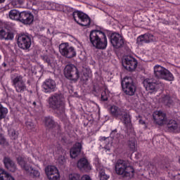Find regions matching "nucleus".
I'll return each mask as SVG.
<instances>
[{
  "label": "nucleus",
  "mask_w": 180,
  "mask_h": 180,
  "mask_svg": "<svg viewBox=\"0 0 180 180\" xmlns=\"http://www.w3.org/2000/svg\"><path fill=\"white\" fill-rule=\"evenodd\" d=\"M90 41L94 47L103 50L108 46V38L105 32L95 30L90 32Z\"/></svg>",
  "instance_id": "obj_1"
},
{
  "label": "nucleus",
  "mask_w": 180,
  "mask_h": 180,
  "mask_svg": "<svg viewBox=\"0 0 180 180\" xmlns=\"http://www.w3.org/2000/svg\"><path fill=\"white\" fill-rule=\"evenodd\" d=\"M49 105L58 115H63L65 110V101L61 94H55L49 97Z\"/></svg>",
  "instance_id": "obj_2"
},
{
  "label": "nucleus",
  "mask_w": 180,
  "mask_h": 180,
  "mask_svg": "<svg viewBox=\"0 0 180 180\" xmlns=\"http://www.w3.org/2000/svg\"><path fill=\"white\" fill-rule=\"evenodd\" d=\"M108 110L114 117L120 119L124 124H130L131 120L124 108H120L115 105H110Z\"/></svg>",
  "instance_id": "obj_3"
},
{
  "label": "nucleus",
  "mask_w": 180,
  "mask_h": 180,
  "mask_svg": "<svg viewBox=\"0 0 180 180\" xmlns=\"http://www.w3.org/2000/svg\"><path fill=\"white\" fill-rule=\"evenodd\" d=\"M115 172L117 175L131 178L134 174V169L129 166L126 161L118 160L115 163Z\"/></svg>",
  "instance_id": "obj_4"
},
{
  "label": "nucleus",
  "mask_w": 180,
  "mask_h": 180,
  "mask_svg": "<svg viewBox=\"0 0 180 180\" xmlns=\"http://www.w3.org/2000/svg\"><path fill=\"white\" fill-rule=\"evenodd\" d=\"M17 161L21 168L25 169V171H26L27 174H30L31 176H34V178H39V176H40V172L33 169V167L32 166L33 162H32V160L23 157H18Z\"/></svg>",
  "instance_id": "obj_5"
},
{
  "label": "nucleus",
  "mask_w": 180,
  "mask_h": 180,
  "mask_svg": "<svg viewBox=\"0 0 180 180\" xmlns=\"http://www.w3.org/2000/svg\"><path fill=\"white\" fill-rule=\"evenodd\" d=\"M154 75L158 79H165V81L172 82L174 79V75L167 68L156 65L153 67Z\"/></svg>",
  "instance_id": "obj_6"
},
{
  "label": "nucleus",
  "mask_w": 180,
  "mask_h": 180,
  "mask_svg": "<svg viewBox=\"0 0 180 180\" xmlns=\"http://www.w3.org/2000/svg\"><path fill=\"white\" fill-rule=\"evenodd\" d=\"M73 19L80 26H89L91 25V18H89L88 15L82 13V11H75L73 13Z\"/></svg>",
  "instance_id": "obj_7"
},
{
  "label": "nucleus",
  "mask_w": 180,
  "mask_h": 180,
  "mask_svg": "<svg viewBox=\"0 0 180 180\" xmlns=\"http://www.w3.org/2000/svg\"><path fill=\"white\" fill-rule=\"evenodd\" d=\"M122 89L126 95L133 96L136 92V86L133 83L131 77H125L122 82Z\"/></svg>",
  "instance_id": "obj_8"
},
{
  "label": "nucleus",
  "mask_w": 180,
  "mask_h": 180,
  "mask_svg": "<svg viewBox=\"0 0 180 180\" xmlns=\"http://www.w3.org/2000/svg\"><path fill=\"white\" fill-rule=\"evenodd\" d=\"M59 51L63 57L72 58L77 56V51L74 47L70 46L68 43H63L59 45Z\"/></svg>",
  "instance_id": "obj_9"
},
{
  "label": "nucleus",
  "mask_w": 180,
  "mask_h": 180,
  "mask_svg": "<svg viewBox=\"0 0 180 180\" xmlns=\"http://www.w3.org/2000/svg\"><path fill=\"white\" fill-rule=\"evenodd\" d=\"M64 74L66 78L72 79V81H77L79 78V72L78 68L72 64H70L65 66L64 69Z\"/></svg>",
  "instance_id": "obj_10"
},
{
  "label": "nucleus",
  "mask_w": 180,
  "mask_h": 180,
  "mask_svg": "<svg viewBox=\"0 0 180 180\" xmlns=\"http://www.w3.org/2000/svg\"><path fill=\"white\" fill-rule=\"evenodd\" d=\"M137 60L131 56H125L122 58V67L127 71H134L137 68Z\"/></svg>",
  "instance_id": "obj_11"
},
{
  "label": "nucleus",
  "mask_w": 180,
  "mask_h": 180,
  "mask_svg": "<svg viewBox=\"0 0 180 180\" xmlns=\"http://www.w3.org/2000/svg\"><path fill=\"white\" fill-rule=\"evenodd\" d=\"M45 174L49 180H59L60 172L58 169L53 165H48L45 167Z\"/></svg>",
  "instance_id": "obj_12"
},
{
  "label": "nucleus",
  "mask_w": 180,
  "mask_h": 180,
  "mask_svg": "<svg viewBox=\"0 0 180 180\" xmlns=\"http://www.w3.org/2000/svg\"><path fill=\"white\" fill-rule=\"evenodd\" d=\"M153 116L154 121L159 126H164L168 123L169 120L167 118V115L162 111H155Z\"/></svg>",
  "instance_id": "obj_13"
},
{
  "label": "nucleus",
  "mask_w": 180,
  "mask_h": 180,
  "mask_svg": "<svg viewBox=\"0 0 180 180\" xmlns=\"http://www.w3.org/2000/svg\"><path fill=\"white\" fill-rule=\"evenodd\" d=\"M18 46L20 49H22V50H27V49H30V46H32V40L30 37L27 35H20L18 39Z\"/></svg>",
  "instance_id": "obj_14"
},
{
  "label": "nucleus",
  "mask_w": 180,
  "mask_h": 180,
  "mask_svg": "<svg viewBox=\"0 0 180 180\" xmlns=\"http://www.w3.org/2000/svg\"><path fill=\"white\" fill-rule=\"evenodd\" d=\"M110 42L112 46L115 49H119L124 44L123 37L119 33H113L110 37Z\"/></svg>",
  "instance_id": "obj_15"
},
{
  "label": "nucleus",
  "mask_w": 180,
  "mask_h": 180,
  "mask_svg": "<svg viewBox=\"0 0 180 180\" xmlns=\"http://www.w3.org/2000/svg\"><path fill=\"white\" fill-rule=\"evenodd\" d=\"M157 38L151 34H145L138 37L136 39V44L138 46H143L146 43H151V41H155Z\"/></svg>",
  "instance_id": "obj_16"
},
{
  "label": "nucleus",
  "mask_w": 180,
  "mask_h": 180,
  "mask_svg": "<svg viewBox=\"0 0 180 180\" xmlns=\"http://www.w3.org/2000/svg\"><path fill=\"white\" fill-rule=\"evenodd\" d=\"M42 88L46 94H49L50 92H54L57 88V85L56 84V82L54 80L49 79H46L43 83Z\"/></svg>",
  "instance_id": "obj_17"
},
{
  "label": "nucleus",
  "mask_w": 180,
  "mask_h": 180,
  "mask_svg": "<svg viewBox=\"0 0 180 180\" xmlns=\"http://www.w3.org/2000/svg\"><path fill=\"white\" fill-rule=\"evenodd\" d=\"M13 84L17 92H23L26 89L23 77L20 75L13 79Z\"/></svg>",
  "instance_id": "obj_18"
},
{
  "label": "nucleus",
  "mask_w": 180,
  "mask_h": 180,
  "mask_svg": "<svg viewBox=\"0 0 180 180\" xmlns=\"http://www.w3.org/2000/svg\"><path fill=\"white\" fill-rule=\"evenodd\" d=\"M34 20V16L30 12L23 11L21 12V19L20 22L24 25H32Z\"/></svg>",
  "instance_id": "obj_19"
},
{
  "label": "nucleus",
  "mask_w": 180,
  "mask_h": 180,
  "mask_svg": "<svg viewBox=\"0 0 180 180\" xmlns=\"http://www.w3.org/2000/svg\"><path fill=\"white\" fill-rule=\"evenodd\" d=\"M166 124L170 133H180V124L174 120H169Z\"/></svg>",
  "instance_id": "obj_20"
},
{
  "label": "nucleus",
  "mask_w": 180,
  "mask_h": 180,
  "mask_svg": "<svg viewBox=\"0 0 180 180\" xmlns=\"http://www.w3.org/2000/svg\"><path fill=\"white\" fill-rule=\"evenodd\" d=\"M143 86L146 91H151L155 92L157 91V83L154 82L153 79H146L143 80Z\"/></svg>",
  "instance_id": "obj_21"
},
{
  "label": "nucleus",
  "mask_w": 180,
  "mask_h": 180,
  "mask_svg": "<svg viewBox=\"0 0 180 180\" xmlns=\"http://www.w3.org/2000/svg\"><path fill=\"white\" fill-rule=\"evenodd\" d=\"M77 167L79 169H83L84 171H91V169H92V167L89 164V162L84 158L78 161Z\"/></svg>",
  "instance_id": "obj_22"
},
{
  "label": "nucleus",
  "mask_w": 180,
  "mask_h": 180,
  "mask_svg": "<svg viewBox=\"0 0 180 180\" xmlns=\"http://www.w3.org/2000/svg\"><path fill=\"white\" fill-rule=\"evenodd\" d=\"M95 164L97 171L99 172L98 176L100 180H108L109 176L105 173V169H103V167L99 165V159H96Z\"/></svg>",
  "instance_id": "obj_23"
},
{
  "label": "nucleus",
  "mask_w": 180,
  "mask_h": 180,
  "mask_svg": "<svg viewBox=\"0 0 180 180\" xmlns=\"http://www.w3.org/2000/svg\"><path fill=\"white\" fill-rule=\"evenodd\" d=\"M82 148V144L81 143H76L74 146L70 149V157L71 158H77L81 153Z\"/></svg>",
  "instance_id": "obj_24"
},
{
  "label": "nucleus",
  "mask_w": 180,
  "mask_h": 180,
  "mask_svg": "<svg viewBox=\"0 0 180 180\" xmlns=\"http://www.w3.org/2000/svg\"><path fill=\"white\" fill-rule=\"evenodd\" d=\"M4 164L7 169L11 172H15L16 171V165L8 157H5L4 159Z\"/></svg>",
  "instance_id": "obj_25"
},
{
  "label": "nucleus",
  "mask_w": 180,
  "mask_h": 180,
  "mask_svg": "<svg viewBox=\"0 0 180 180\" xmlns=\"http://www.w3.org/2000/svg\"><path fill=\"white\" fill-rule=\"evenodd\" d=\"M157 99L160 103H163L167 106H169V105H172V102H174V98H171L169 95L160 94V98Z\"/></svg>",
  "instance_id": "obj_26"
},
{
  "label": "nucleus",
  "mask_w": 180,
  "mask_h": 180,
  "mask_svg": "<svg viewBox=\"0 0 180 180\" xmlns=\"http://www.w3.org/2000/svg\"><path fill=\"white\" fill-rule=\"evenodd\" d=\"M9 18L12 20H20L22 18V13L18 11L17 10H11L9 12Z\"/></svg>",
  "instance_id": "obj_27"
},
{
  "label": "nucleus",
  "mask_w": 180,
  "mask_h": 180,
  "mask_svg": "<svg viewBox=\"0 0 180 180\" xmlns=\"http://www.w3.org/2000/svg\"><path fill=\"white\" fill-rule=\"evenodd\" d=\"M43 60L45 63H47L48 65H50L52 68H56L57 66V62L53 58L48 56H44Z\"/></svg>",
  "instance_id": "obj_28"
},
{
  "label": "nucleus",
  "mask_w": 180,
  "mask_h": 180,
  "mask_svg": "<svg viewBox=\"0 0 180 180\" xmlns=\"http://www.w3.org/2000/svg\"><path fill=\"white\" fill-rule=\"evenodd\" d=\"M0 180H15V178L4 171V169H0Z\"/></svg>",
  "instance_id": "obj_29"
},
{
  "label": "nucleus",
  "mask_w": 180,
  "mask_h": 180,
  "mask_svg": "<svg viewBox=\"0 0 180 180\" xmlns=\"http://www.w3.org/2000/svg\"><path fill=\"white\" fill-rule=\"evenodd\" d=\"M134 110H136V112H140L141 110H144V109H146V105H144V104H141V102H135L134 103Z\"/></svg>",
  "instance_id": "obj_30"
},
{
  "label": "nucleus",
  "mask_w": 180,
  "mask_h": 180,
  "mask_svg": "<svg viewBox=\"0 0 180 180\" xmlns=\"http://www.w3.org/2000/svg\"><path fill=\"white\" fill-rule=\"evenodd\" d=\"M56 159L57 160V162H58V164H60V165H64V164H65V153H62L61 155H56Z\"/></svg>",
  "instance_id": "obj_31"
},
{
  "label": "nucleus",
  "mask_w": 180,
  "mask_h": 180,
  "mask_svg": "<svg viewBox=\"0 0 180 180\" xmlns=\"http://www.w3.org/2000/svg\"><path fill=\"white\" fill-rule=\"evenodd\" d=\"M44 123L48 127H53L54 126V120L50 117L44 118Z\"/></svg>",
  "instance_id": "obj_32"
},
{
  "label": "nucleus",
  "mask_w": 180,
  "mask_h": 180,
  "mask_svg": "<svg viewBox=\"0 0 180 180\" xmlns=\"http://www.w3.org/2000/svg\"><path fill=\"white\" fill-rule=\"evenodd\" d=\"M68 180H81V175L78 173H70L68 175Z\"/></svg>",
  "instance_id": "obj_33"
},
{
  "label": "nucleus",
  "mask_w": 180,
  "mask_h": 180,
  "mask_svg": "<svg viewBox=\"0 0 180 180\" xmlns=\"http://www.w3.org/2000/svg\"><path fill=\"white\" fill-rule=\"evenodd\" d=\"M129 146L131 151H136V150H137V141L134 139L129 141Z\"/></svg>",
  "instance_id": "obj_34"
},
{
  "label": "nucleus",
  "mask_w": 180,
  "mask_h": 180,
  "mask_svg": "<svg viewBox=\"0 0 180 180\" xmlns=\"http://www.w3.org/2000/svg\"><path fill=\"white\" fill-rule=\"evenodd\" d=\"M26 127L28 130H30L31 131H34V129L36 126L32 121H27L25 122Z\"/></svg>",
  "instance_id": "obj_35"
},
{
  "label": "nucleus",
  "mask_w": 180,
  "mask_h": 180,
  "mask_svg": "<svg viewBox=\"0 0 180 180\" xmlns=\"http://www.w3.org/2000/svg\"><path fill=\"white\" fill-rule=\"evenodd\" d=\"M101 99L102 101H108L109 99V90L105 89L104 91L101 93Z\"/></svg>",
  "instance_id": "obj_36"
},
{
  "label": "nucleus",
  "mask_w": 180,
  "mask_h": 180,
  "mask_svg": "<svg viewBox=\"0 0 180 180\" xmlns=\"http://www.w3.org/2000/svg\"><path fill=\"white\" fill-rule=\"evenodd\" d=\"M22 4H23V1L22 0H13L12 1V5H13V6H15V8H19L20 5H22Z\"/></svg>",
  "instance_id": "obj_37"
},
{
  "label": "nucleus",
  "mask_w": 180,
  "mask_h": 180,
  "mask_svg": "<svg viewBox=\"0 0 180 180\" xmlns=\"http://www.w3.org/2000/svg\"><path fill=\"white\" fill-rule=\"evenodd\" d=\"M8 134L13 140H15V139H16V137H18V135L16 134V132L15 131L14 129L8 130Z\"/></svg>",
  "instance_id": "obj_38"
},
{
  "label": "nucleus",
  "mask_w": 180,
  "mask_h": 180,
  "mask_svg": "<svg viewBox=\"0 0 180 180\" xmlns=\"http://www.w3.org/2000/svg\"><path fill=\"white\" fill-rule=\"evenodd\" d=\"M0 144L1 146H7L8 142H6V140H5V138L4 137V135L0 134Z\"/></svg>",
  "instance_id": "obj_39"
},
{
  "label": "nucleus",
  "mask_w": 180,
  "mask_h": 180,
  "mask_svg": "<svg viewBox=\"0 0 180 180\" xmlns=\"http://www.w3.org/2000/svg\"><path fill=\"white\" fill-rule=\"evenodd\" d=\"M7 34L8 32H6V31H5L4 28H0V36L1 39H5V37H6Z\"/></svg>",
  "instance_id": "obj_40"
},
{
  "label": "nucleus",
  "mask_w": 180,
  "mask_h": 180,
  "mask_svg": "<svg viewBox=\"0 0 180 180\" xmlns=\"http://www.w3.org/2000/svg\"><path fill=\"white\" fill-rule=\"evenodd\" d=\"M2 114H0V120L1 119H4L6 117V115H8V109H4L1 111Z\"/></svg>",
  "instance_id": "obj_41"
},
{
  "label": "nucleus",
  "mask_w": 180,
  "mask_h": 180,
  "mask_svg": "<svg viewBox=\"0 0 180 180\" xmlns=\"http://www.w3.org/2000/svg\"><path fill=\"white\" fill-rule=\"evenodd\" d=\"M73 41H74L75 44H77V46L79 49H82V44L79 41H78V39L77 38H74Z\"/></svg>",
  "instance_id": "obj_42"
},
{
  "label": "nucleus",
  "mask_w": 180,
  "mask_h": 180,
  "mask_svg": "<svg viewBox=\"0 0 180 180\" xmlns=\"http://www.w3.org/2000/svg\"><path fill=\"white\" fill-rule=\"evenodd\" d=\"M37 72H39L40 74L43 73V65H38L36 67L35 74H37Z\"/></svg>",
  "instance_id": "obj_43"
},
{
  "label": "nucleus",
  "mask_w": 180,
  "mask_h": 180,
  "mask_svg": "<svg viewBox=\"0 0 180 180\" xmlns=\"http://www.w3.org/2000/svg\"><path fill=\"white\" fill-rule=\"evenodd\" d=\"M13 37H13V34L7 32V34H6V35L4 39L6 40H12V39H13Z\"/></svg>",
  "instance_id": "obj_44"
},
{
  "label": "nucleus",
  "mask_w": 180,
  "mask_h": 180,
  "mask_svg": "<svg viewBox=\"0 0 180 180\" xmlns=\"http://www.w3.org/2000/svg\"><path fill=\"white\" fill-rule=\"evenodd\" d=\"M30 2H32V5H37L38 4H43V3H41V0H30Z\"/></svg>",
  "instance_id": "obj_45"
},
{
  "label": "nucleus",
  "mask_w": 180,
  "mask_h": 180,
  "mask_svg": "<svg viewBox=\"0 0 180 180\" xmlns=\"http://www.w3.org/2000/svg\"><path fill=\"white\" fill-rule=\"evenodd\" d=\"M81 180H91V179L89 175L85 174L82 176Z\"/></svg>",
  "instance_id": "obj_46"
},
{
  "label": "nucleus",
  "mask_w": 180,
  "mask_h": 180,
  "mask_svg": "<svg viewBox=\"0 0 180 180\" xmlns=\"http://www.w3.org/2000/svg\"><path fill=\"white\" fill-rule=\"evenodd\" d=\"M116 133H117V131L116 129H115L114 131H112L110 134V137H112V139H115V134H116Z\"/></svg>",
  "instance_id": "obj_47"
},
{
  "label": "nucleus",
  "mask_w": 180,
  "mask_h": 180,
  "mask_svg": "<svg viewBox=\"0 0 180 180\" xmlns=\"http://www.w3.org/2000/svg\"><path fill=\"white\" fill-rule=\"evenodd\" d=\"M112 145L111 144H108V146H105V147H104V148L105 149V150H110V146H111Z\"/></svg>",
  "instance_id": "obj_48"
},
{
  "label": "nucleus",
  "mask_w": 180,
  "mask_h": 180,
  "mask_svg": "<svg viewBox=\"0 0 180 180\" xmlns=\"http://www.w3.org/2000/svg\"><path fill=\"white\" fill-rule=\"evenodd\" d=\"M4 109H8L6 108H3L2 105L0 104V114L2 115V110H4Z\"/></svg>",
  "instance_id": "obj_49"
},
{
  "label": "nucleus",
  "mask_w": 180,
  "mask_h": 180,
  "mask_svg": "<svg viewBox=\"0 0 180 180\" xmlns=\"http://www.w3.org/2000/svg\"><path fill=\"white\" fill-rule=\"evenodd\" d=\"M140 124H144L146 122L143 120H139Z\"/></svg>",
  "instance_id": "obj_50"
},
{
  "label": "nucleus",
  "mask_w": 180,
  "mask_h": 180,
  "mask_svg": "<svg viewBox=\"0 0 180 180\" xmlns=\"http://www.w3.org/2000/svg\"><path fill=\"white\" fill-rule=\"evenodd\" d=\"M33 157H34L35 158V160L37 161H41V160H40V158H39V157H35L34 155H33Z\"/></svg>",
  "instance_id": "obj_51"
},
{
  "label": "nucleus",
  "mask_w": 180,
  "mask_h": 180,
  "mask_svg": "<svg viewBox=\"0 0 180 180\" xmlns=\"http://www.w3.org/2000/svg\"><path fill=\"white\" fill-rule=\"evenodd\" d=\"M2 65H4V67H6V63H4L3 64H2Z\"/></svg>",
  "instance_id": "obj_52"
},
{
  "label": "nucleus",
  "mask_w": 180,
  "mask_h": 180,
  "mask_svg": "<svg viewBox=\"0 0 180 180\" xmlns=\"http://www.w3.org/2000/svg\"><path fill=\"white\" fill-rule=\"evenodd\" d=\"M94 92H97V94H98V92H99V90H98V91H96V89H94Z\"/></svg>",
  "instance_id": "obj_53"
},
{
  "label": "nucleus",
  "mask_w": 180,
  "mask_h": 180,
  "mask_svg": "<svg viewBox=\"0 0 180 180\" xmlns=\"http://www.w3.org/2000/svg\"><path fill=\"white\" fill-rule=\"evenodd\" d=\"M2 2H5V0H0V4H2Z\"/></svg>",
  "instance_id": "obj_54"
},
{
  "label": "nucleus",
  "mask_w": 180,
  "mask_h": 180,
  "mask_svg": "<svg viewBox=\"0 0 180 180\" xmlns=\"http://www.w3.org/2000/svg\"><path fill=\"white\" fill-rule=\"evenodd\" d=\"M101 139H102V140H106V138H105V137H102Z\"/></svg>",
  "instance_id": "obj_55"
},
{
  "label": "nucleus",
  "mask_w": 180,
  "mask_h": 180,
  "mask_svg": "<svg viewBox=\"0 0 180 180\" xmlns=\"http://www.w3.org/2000/svg\"><path fill=\"white\" fill-rule=\"evenodd\" d=\"M34 106H36V102H33Z\"/></svg>",
  "instance_id": "obj_56"
},
{
  "label": "nucleus",
  "mask_w": 180,
  "mask_h": 180,
  "mask_svg": "<svg viewBox=\"0 0 180 180\" xmlns=\"http://www.w3.org/2000/svg\"><path fill=\"white\" fill-rule=\"evenodd\" d=\"M1 58H2V56L0 55V60H1Z\"/></svg>",
  "instance_id": "obj_57"
},
{
  "label": "nucleus",
  "mask_w": 180,
  "mask_h": 180,
  "mask_svg": "<svg viewBox=\"0 0 180 180\" xmlns=\"http://www.w3.org/2000/svg\"><path fill=\"white\" fill-rule=\"evenodd\" d=\"M39 9H43V8H39Z\"/></svg>",
  "instance_id": "obj_58"
}]
</instances>
